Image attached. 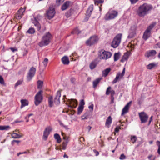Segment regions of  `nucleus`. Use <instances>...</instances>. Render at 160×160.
I'll return each mask as SVG.
<instances>
[{"label": "nucleus", "instance_id": "obj_1", "mask_svg": "<svg viewBox=\"0 0 160 160\" xmlns=\"http://www.w3.org/2000/svg\"><path fill=\"white\" fill-rule=\"evenodd\" d=\"M152 6L146 3L140 5L137 11V15L140 17H143L152 9Z\"/></svg>", "mask_w": 160, "mask_h": 160}, {"label": "nucleus", "instance_id": "obj_2", "mask_svg": "<svg viewBox=\"0 0 160 160\" xmlns=\"http://www.w3.org/2000/svg\"><path fill=\"white\" fill-rule=\"evenodd\" d=\"M155 25V23L150 24L145 30L142 36L143 38L146 41L151 36V30Z\"/></svg>", "mask_w": 160, "mask_h": 160}, {"label": "nucleus", "instance_id": "obj_3", "mask_svg": "<svg viewBox=\"0 0 160 160\" xmlns=\"http://www.w3.org/2000/svg\"><path fill=\"white\" fill-rule=\"evenodd\" d=\"M122 38V34H118L114 38L112 43L111 46L112 47L115 48H117L121 42Z\"/></svg>", "mask_w": 160, "mask_h": 160}, {"label": "nucleus", "instance_id": "obj_4", "mask_svg": "<svg viewBox=\"0 0 160 160\" xmlns=\"http://www.w3.org/2000/svg\"><path fill=\"white\" fill-rule=\"evenodd\" d=\"M50 33L49 32L47 33L46 35L43 37L42 39L38 43V45L40 47L46 46L50 42Z\"/></svg>", "mask_w": 160, "mask_h": 160}, {"label": "nucleus", "instance_id": "obj_5", "mask_svg": "<svg viewBox=\"0 0 160 160\" xmlns=\"http://www.w3.org/2000/svg\"><path fill=\"white\" fill-rule=\"evenodd\" d=\"M118 15V12L113 10H110L105 15L104 19L106 20L112 19L115 18Z\"/></svg>", "mask_w": 160, "mask_h": 160}, {"label": "nucleus", "instance_id": "obj_6", "mask_svg": "<svg viewBox=\"0 0 160 160\" xmlns=\"http://www.w3.org/2000/svg\"><path fill=\"white\" fill-rule=\"evenodd\" d=\"M36 71V68L33 67L30 68L26 76L28 81H30L32 79L35 74Z\"/></svg>", "mask_w": 160, "mask_h": 160}, {"label": "nucleus", "instance_id": "obj_7", "mask_svg": "<svg viewBox=\"0 0 160 160\" xmlns=\"http://www.w3.org/2000/svg\"><path fill=\"white\" fill-rule=\"evenodd\" d=\"M42 90H40L35 96L34 103L36 106H38L40 104L43 99V97L42 94Z\"/></svg>", "mask_w": 160, "mask_h": 160}, {"label": "nucleus", "instance_id": "obj_8", "mask_svg": "<svg viewBox=\"0 0 160 160\" xmlns=\"http://www.w3.org/2000/svg\"><path fill=\"white\" fill-rule=\"evenodd\" d=\"M112 54L110 52L102 50L100 52V57L101 59L107 60L110 58Z\"/></svg>", "mask_w": 160, "mask_h": 160}, {"label": "nucleus", "instance_id": "obj_9", "mask_svg": "<svg viewBox=\"0 0 160 160\" xmlns=\"http://www.w3.org/2000/svg\"><path fill=\"white\" fill-rule=\"evenodd\" d=\"M61 96V92L58 91L57 92L56 95L54 99L52 101H51V107L55 105H57L60 103V98Z\"/></svg>", "mask_w": 160, "mask_h": 160}, {"label": "nucleus", "instance_id": "obj_10", "mask_svg": "<svg viewBox=\"0 0 160 160\" xmlns=\"http://www.w3.org/2000/svg\"><path fill=\"white\" fill-rule=\"evenodd\" d=\"M99 38L97 36H93L91 37L88 39L86 41V44L89 46L96 43L98 41Z\"/></svg>", "mask_w": 160, "mask_h": 160}, {"label": "nucleus", "instance_id": "obj_11", "mask_svg": "<svg viewBox=\"0 0 160 160\" xmlns=\"http://www.w3.org/2000/svg\"><path fill=\"white\" fill-rule=\"evenodd\" d=\"M137 27L136 25H134L132 26L129 31L128 38H131L135 37L136 34Z\"/></svg>", "mask_w": 160, "mask_h": 160}, {"label": "nucleus", "instance_id": "obj_12", "mask_svg": "<svg viewBox=\"0 0 160 160\" xmlns=\"http://www.w3.org/2000/svg\"><path fill=\"white\" fill-rule=\"evenodd\" d=\"M26 10V8H21L17 12L16 15V18L18 19H20L22 18L24 15L23 13Z\"/></svg>", "mask_w": 160, "mask_h": 160}, {"label": "nucleus", "instance_id": "obj_13", "mask_svg": "<svg viewBox=\"0 0 160 160\" xmlns=\"http://www.w3.org/2000/svg\"><path fill=\"white\" fill-rule=\"evenodd\" d=\"M125 73V68H124L122 71V73L120 72L118 73L115 79L113 81L112 83L114 84L116 83L118 81L121 79L124 75Z\"/></svg>", "mask_w": 160, "mask_h": 160}, {"label": "nucleus", "instance_id": "obj_14", "mask_svg": "<svg viewBox=\"0 0 160 160\" xmlns=\"http://www.w3.org/2000/svg\"><path fill=\"white\" fill-rule=\"evenodd\" d=\"M139 116L141 122L142 123L146 122L148 118V116L146 114L143 112L140 113H139Z\"/></svg>", "mask_w": 160, "mask_h": 160}, {"label": "nucleus", "instance_id": "obj_15", "mask_svg": "<svg viewBox=\"0 0 160 160\" xmlns=\"http://www.w3.org/2000/svg\"><path fill=\"white\" fill-rule=\"evenodd\" d=\"M68 102L69 104L68 107L71 108H75L78 105L77 101L75 99H69L68 101Z\"/></svg>", "mask_w": 160, "mask_h": 160}, {"label": "nucleus", "instance_id": "obj_16", "mask_svg": "<svg viewBox=\"0 0 160 160\" xmlns=\"http://www.w3.org/2000/svg\"><path fill=\"white\" fill-rule=\"evenodd\" d=\"M132 102L131 101L129 102L125 106V107L123 108L121 113V115L122 116L124 115L128 112Z\"/></svg>", "mask_w": 160, "mask_h": 160}, {"label": "nucleus", "instance_id": "obj_17", "mask_svg": "<svg viewBox=\"0 0 160 160\" xmlns=\"http://www.w3.org/2000/svg\"><path fill=\"white\" fill-rule=\"evenodd\" d=\"M50 132V128L49 127L46 128L44 130L43 136V139L46 140Z\"/></svg>", "mask_w": 160, "mask_h": 160}, {"label": "nucleus", "instance_id": "obj_18", "mask_svg": "<svg viewBox=\"0 0 160 160\" xmlns=\"http://www.w3.org/2000/svg\"><path fill=\"white\" fill-rule=\"evenodd\" d=\"M50 132V128L49 127L46 128L44 130L43 136V139L46 140Z\"/></svg>", "mask_w": 160, "mask_h": 160}, {"label": "nucleus", "instance_id": "obj_19", "mask_svg": "<svg viewBox=\"0 0 160 160\" xmlns=\"http://www.w3.org/2000/svg\"><path fill=\"white\" fill-rule=\"evenodd\" d=\"M72 3L71 2L67 1L65 2L62 6L61 9L62 11H64L67 9L69 7L71 6Z\"/></svg>", "mask_w": 160, "mask_h": 160}, {"label": "nucleus", "instance_id": "obj_20", "mask_svg": "<svg viewBox=\"0 0 160 160\" xmlns=\"http://www.w3.org/2000/svg\"><path fill=\"white\" fill-rule=\"evenodd\" d=\"M157 52L155 50H151L147 52L145 54V56L147 57H153L156 55Z\"/></svg>", "mask_w": 160, "mask_h": 160}, {"label": "nucleus", "instance_id": "obj_21", "mask_svg": "<svg viewBox=\"0 0 160 160\" xmlns=\"http://www.w3.org/2000/svg\"><path fill=\"white\" fill-rule=\"evenodd\" d=\"M158 66V63L152 62L151 63L146 66L148 69L151 70L152 69H155Z\"/></svg>", "mask_w": 160, "mask_h": 160}, {"label": "nucleus", "instance_id": "obj_22", "mask_svg": "<svg viewBox=\"0 0 160 160\" xmlns=\"http://www.w3.org/2000/svg\"><path fill=\"white\" fill-rule=\"evenodd\" d=\"M21 103L20 106L21 108H22L25 106H28L29 104L28 101L26 99H22L20 101Z\"/></svg>", "mask_w": 160, "mask_h": 160}, {"label": "nucleus", "instance_id": "obj_23", "mask_svg": "<svg viewBox=\"0 0 160 160\" xmlns=\"http://www.w3.org/2000/svg\"><path fill=\"white\" fill-rule=\"evenodd\" d=\"M130 55V53L129 52H127L125 53L123 56L121 60V62H123L126 60H127L129 58Z\"/></svg>", "mask_w": 160, "mask_h": 160}, {"label": "nucleus", "instance_id": "obj_24", "mask_svg": "<svg viewBox=\"0 0 160 160\" xmlns=\"http://www.w3.org/2000/svg\"><path fill=\"white\" fill-rule=\"evenodd\" d=\"M112 122V118L110 116H109L107 119L105 123V126L107 128L110 127V125Z\"/></svg>", "mask_w": 160, "mask_h": 160}, {"label": "nucleus", "instance_id": "obj_25", "mask_svg": "<svg viewBox=\"0 0 160 160\" xmlns=\"http://www.w3.org/2000/svg\"><path fill=\"white\" fill-rule=\"evenodd\" d=\"M62 63L65 65H68L69 63L68 58L67 56H64L62 58Z\"/></svg>", "mask_w": 160, "mask_h": 160}, {"label": "nucleus", "instance_id": "obj_26", "mask_svg": "<svg viewBox=\"0 0 160 160\" xmlns=\"http://www.w3.org/2000/svg\"><path fill=\"white\" fill-rule=\"evenodd\" d=\"M32 23L34 24L35 26L37 27L38 30H39L40 29V25L38 21L37 20L36 18H34V20L33 21Z\"/></svg>", "mask_w": 160, "mask_h": 160}, {"label": "nucleus", "instance_id": "obj_27", "mask_svg": "<svg viewBox=\"0 0 160 160\" xmlns=\"http://www.w3.org/2000/svg\"><path fill=\"white\" fill-rule=\"evenodd\" d=\"M45 18L46 20H50V7L46 11L45 14Z\"/></svg>", "mask_w": 160, "mask_h": 160}, {"label": "nucleus", "instance_id": "obj_28", "mask_svg": "<svg viewBox=\"0 0 160 160\" xmlns=\"http://www.w3.org/2000/svg\"><path fill=\"white\" fill-rule=\"evenodd\" d=\"M101 80V78H98L96 79L93 82V86L94 88H95L97 87L98 84L99 83V82Z\"/></svg>", "mask_w": 160, "mask_h": 160}, {"label": "nucleus", "instance_id": "obj_29", "mask_svg": "<svg viewBox=\"0 0 160 160\" xmlns=\"http://www.w3.org/2000/svg\"><path fill=\"white\" fill-rule=\"evenodd\" d=\"M111 71L110 68H108L102 71V76L104 77H106Z\"/></svg>", "mask_w": 160, "mask_h": 160}, {"label": "nucleus", "instance_id": "obj_30", "mask_svg": "<svg viewBox=\"0 0 160 160\" xmlns=\"http://www.w3.org/2000/svg\"><path fill=\"white\" fill-rule=\"evenodd\" d=\"M93 5H91L89 6L87 10V14H88V15L89 16H90L92 12V11L93 10Z\"/></svg>", "mask_w": 160, "mask_h": 160}, {"label": "nucleus", "instance_id": "obj_31", "mask_svg": "<svg viewBox=\"0 0 160 160\" xmlns=\"http://www.w3.org/2000/svg\"><path fill=\"white\" fill-rule=\"evenodd\" d=\"M43 82L40 80H38L37 82V86L38 89H41L42 87Z\"/></svg>", "mask_w": 160, "mask_h": 160}, {"label": "nucleus", "instance_id": "obj_32", "mask_svg": "<svg viewBox=\"0 0 160 160\" xmlns=\"http://www.w3.org/2000/svg\"><path fill=\"white\" fill-rule=\"evenodd\" d=\"M54 137L55 139L57 140V142L58 143H59L61 142V139L60 135L58 134L57 133L54 134Z\"/></svg>", "mask_w": 160, "mask_h": 160}, {"label": "nucleus", "instance_id": "obj_33", "mask_svg": "<svg viewBox=\"0 0 160 160\" xmlns=\"http://www.w3.org/2000/svg\"><path fill=\"white\" fill-rule=\"evenodd\" d=\"M10 128L9 126H0V130H7Z\"/></svg>", "mask_w": 160, "mask_h": 160}, {"label": "nucleus", "instance_id": "obj_34", "mask_svg": "<svg viewBox=\"0 0 160 160\" xmlns=\"http://www.w3.org/2000/svg\"><path fill=\"white\" fill-rule=\"evenodd\" d=\"M12 137L14 138H19L22 137L21 135L16 133H13L11 135Z\"/></svg>", "mask_w": 160, "mask_h": 160}, {"label": "nucleus", "instance_id": "obj_35", "mask_svg": "<svg viewBox=\"0 0 160 160\" xmlns=\"http://www.w3.org/2000/svg\"><path fill=\"white\" fill-rule=\"evenodd\" d=\"M62 133V136H63V139L64 140V141L63 142V143L66 144H68L69 141L68 137H66L64 136H63L64 133Z\"/></svg>", "mask_w": 160, "mask_h": 160}, {"label": "nucleus", "instance_id": "obj_36", "mask_svg": "<svg viewBox=\"0 0 160 160\" xmlns=\"http://www.w3.org/2000/svg\"><path fill=\"white\" fill-rule=\"evenodd\" d=\"M97 65V64L95 62H92L90 64V68L91 69H93Z\"/></svg>", "mask_w": 160, "mask_h": 160}, {"label": "nucleus", "instance_id": "obj_37", "mask_svg": "<svg viewBox=\"0 0 160 160\" xmlns=\"http://www.w3.org/2000/svg\"><path fill=\"white\" fill-rule=\"evenodd\" d=\"M35 32V30L34 29L32 28H30L27 31V33L30 34H33Z\"/></svg>", "mask_w": 160, "mask_h": 160}, {"label": "nucleus", "instance_id": "obj_38", "mask_svg": "<svg viewBox=\"0 0 160 160\" xmlns=\"http://www.w3.org/2000/svg\"><path fill=\"white\" fill-rule=\"evenodd\" d=\"M84 107L79 106L78 108V114H80L83 110Z\"/></svg>", "mask_w": 160, "mask_h": 160}, {"label": "nucleus", "instance_id": "obj_39", "mask_svg": "<svg viewBox=\"0 0 160 160\" xmlns=\"http://www.w3.org/2000/svg\"><path fill=\"white\" fill-rule=\"evenodd\" d=\"M55 13L56 12H55L54 8H52V9L51 8V18L53 17Z\"/></svg>", "mask_w": 160, "mask_h": 160}, {"label": "nucleus", "instance_id": "obj_40", "mask_svg": "<svg viewBox=\"0 0 160 160\" xmlns=\"http://www.w3.org/2000/svg\"><path fill=\"white\" fill-rule=\"evenodd\" d=\"M120 56L119 53H115L114 55V61H116L119 58Z\"/></svg>", "mask_w": 160, "mask_h": 160}, {"label": "nucleus", "instance_id": "obj_41", "mask_svg": "<svg viewBox=\"0 0 160 160\" xmlns=\"http://www.w3.org/2000/svg\"><path fill=\"white\" fill-rule=\"evenodd\" d=\"M157 144L158 147V154L160 155V142L158 141H157Z\"/></svg>", "mask_w": 160, "mask_h": 160}, {"label": "nucleus", "instance_id": "obj_42", "mask_svg": "<svg viewBox=\"0 0 160 160\" xmlns=\"http://www.w3.org/2000/svg\"><path fill=\"white\" fill-rule=\"evenodd\" d=\"M137 140V137L135 136H132L131 138V141L132 143H134Z\"/></svg>", "mask_w": 160, "mask_h": 160}, {"label": "nucleus", "instance_id": "obj_43", "mask_svg": "<svg viewBox=\"0 0 160 160\" xmlns=\"http://www.w3.org/2000/svg\"><path fill=\"white\" fill-rule=\"evenodd\" d=\"M111 88V87H109L107 89L106 94L107 95H109L110 93V91Z\"/></svg>", "mask_w": 160, "mask_h": 160}, {"label": "nucleus", "instance_id": "obj_44", "mask_svg": "<svg viewBox=\"0 0 160 160\" xmlns=\"http://www.w3.org/2000/svg\"><path fill=\"white\" fill-rule=\"evenodd\" d=\"M22 81H23L22 80H18L17 82L15 84V87H17L18 85H20V84H21L22 82Z\"/></svg>", "mask_w": 160, "mask_h": 160}, {"label": "nucleus", "instance_id": "obj_45", "mask_svg": "<svg viewBox=\"0 0 160 160\" xmlns=\"http://www.w3.org/2000/svg\"><path fill=\"white\" fill-rule=\"evenodd\" d=\"M103 2V1L102 0H95L94 3L95 4H98L99 3H102Z\"/></svg>", "mask_w": 160, "mask_h": 160}, {"label": "nucleus", "instance_id": "obj_46", "mask_svg": "<svg viewBox=\"0 0 160 160\" xmlns=\"http://www.w3.org/2000/svg\"><path fill=\"white\" fill-rule=\"evenodd\" d=\"M48 62V59L47 58H46L44 59L43 61V63L44 67H46L47 66Z\"/></svg>", "mask_w": 160, "mask_h": 160}, {"label": "nucleus", "instance_id": "obj_47", "mask_svg": "<svg viewBox=\"0 0 160 160\" xmlns=\"http://www.w3.org/2000/svg\"><path fill=\"white\" fill-rule=\"evenodd\" d=\"M85 103L84 100L83 99L81 100L80 101L79 106L84 107L83 106L84 105Z\"/></svg>", "mask_w": 160, "mask_h": 160}, {"label": "nucleus", "instance_id": "obj_48", "mask_svg": "<svg viewBox=\"0 0 160 160\" xmlns=\"http://www.w3.org/2000/svg\"><path fill=\"white\" fill-rule=\"evenodd\" d=\"M64 0H57L56 3L57 5H59L61 3H62Z\"/></svg>", "mask_w": 160, "mask_h": 160}, {"label": "nucleus", "instance_id": "obj_49", "mask_svg": "<svg viewBox=\"0 0 160 160\" xmlns=\"http://www.w3.org/2000/svg\"><path fill=\"white\" fill-rule=\"evenodd\" d=\"M126 156L123 154H121L119 158V159L121 160H123L126 159Z\"/></svg>", "mask_w": 160, "mask_h": 160}, {"label": "nucleus", "instance_id": "obj_50", "mask_svg": "<svg viewBox=\"0 0 160 160\" xmlns=\"http://www.w3.org/2000/svg\"><path fill=\"white\" fill-rule=\"evenodd\" d=\"M148 158L150 160H154L155 157L154 156L151 155L148 157Z\"/></svg>", "mask_w": 160, "mask_h": 160}, {"label": "nucleus", "instance_id": "obj_51", "mask_svg": "<svg viewBox=\"0 0 160 160\" xmlns=\"http://www.w3.org/2000/svg\"><path fill=\"white\" fill-rule=\"evenodd\" d=\"M154 48H160V42L156 44L154 46Z\"/></svg>", "mask_w": 160, "mask_h": 160}, {"label": "nucleus", "instance_id": "obj_52", "mask_svg": "<svg viewBox=\"0 0 160 160\" xmlns=\"http://www.w3.org/2000/svg\"><path fill=\"white\" fill-rule=\"evenodd\" d=\"M0 83L3 84L4 83V80L2 77L0 75Z\"/></svg>", "mask_w": 160, "mask_h": 160}, {"label": "nucleus", "instance_id": "obj_53", "mask_svg": "<svg viewBox=\"0 0 160 160\" xmlns=\"http://www.w3.org/2000/svg\"><path fill=\"white\" fill-rule=\"evenodd\" d=\"M93 104H91L89 106L88 108L90 109H91L92 111L93 109Z\"/></svg>", "mask_w": 160, "mask_h": 160}, {"label": "nucleus", "instance_id": "obj_54", "mask_svg": "<svg viewBox=\"0 0 160 160\" xmlns=\"http://www.w3.org/2000/svg\"><path fill=\"white\" fill-rule=\"evenodd\" d=\"M59 122L60 124L62 126L64 127L65 129H68V126L64 125H63V124L61 121H59Z\"/></svg>", "mask_w": 160, "mask_h": 160}, {"label": "nucleus", "instance_id": "obj_55", "mask_svg": "<svg viewBox=\"0 0 160 160\" xmlns=\"http://www.w3.org/2000/svg\"><path fill=\"white\" fill-rule=\"evenodd\" d=\"M67 145V144H66L63 143L62 145V149L63 150L65 149L66 148Z\"/></svg>", "mask_w": 160, "mask_h": 160}, {"label": "nucleus", "instance_id": "obj_56", "mask_svg": "<svg viewBox=\"0 0 160 160\" xmlns=\"http://www.w3.org/2000/svg\"><path fill=\"white\" fill-rule=\"evenodd\" d=\"M131 4H134L137 2L139 0H130Z\"/></svg>", "mask_w": 160, "mask_h": 160}, {"label": "nucleus", "instance_id": "obj_57", "mask_svg": "<svg viewBox=\"0 0 160 160\" xmlns=\"http://www.w3.org/2000/svg\"><path fill=\"white\" fill-rule=\"evenodd\" d=\"M15 142H16L18 144L20 142V141L19 140H13L12 142V144H14V143Z\"/></svg>", "mask_w": 160, "mask_h": 160}, {"label": "nucleus", "instance_id": "obj_58", "mask_svg": "<svg viewBox=\"0 0 160 160\" xmlns=\"http://www.w3.org/2000/svg\"><path fill=\"white\" fill-rule=\"evenodd\" d=\"M120 128H121L120 127H117L115 128V131L116 132H118L119 129H120Z\"/></svg>", "mask_w": 160, "mask_h": 160}, {"label": "nucleus", "instance_id": "obj_59", "mask_svg": "<svg viewBox=\"0 0 160 160\" xmlns=\"http://www.w3.org/2000/svg\"><path fill=\"white\" fill-rule=\"evenodd\" d=\"M110 93L111 94L112 97H113V96L115 94V92L113 90H111L110 91Z\"/></svg>", "mask_w": 160, "mask_h": 160}, {"label": "nucleus", "instance_id": "obj_60", "mask_svg": "<svg viewBox=\"0 0 160 160\" xmlns=\"http://www.w3.org/2000/svg\"><path fill=\"white\" fill-rule=\"evenodd\" d=\"M28 53V51L26 50H25L23 52V56H25L27 55Z\"/></svg>", "mask_w": 160, "mask_h": 160}, {"label": "nucleus", "instance_id": "obj_61", "mask_svg": "<svg viewBox=\"0 0 160 160\" xmlns=\"http://www.w3.org/2000/svg\"><path fill=\"white\" fill-rule=\"evenodd\" d=\"M93 151L94 152V153L96 154V156H97L99 155V152L98 151H96V150H95V149L93 150Z\"/></svg>", "mask_w": 160, "mask_h": 160}, {"label": "nucleus", "instance_id": "obj_62", "mask_svg": "<svg viewBox=\"0 0 160 160\" xmlns=\"http://www.w3.org/2000/svg\"><path fill=\"white\" fill-rule=\"evenodd\" d=\"M10 49L13 52H14L15 51H17V49L13 48H10Z\"/></svg>", "mask_w": 160, "mask_h": 160}, {"label": "nucleus", "instance_id": "obj_63", "mask_svg": "<svg viewBox=\"0 0 160 160\" xmlns=\"http://www.w3.org/2000/svg\"><path fill=\"white\" fill-rule=\"evenodd\" d=\"M30 152L28 150H27L26 151L22 152V153L23 154H26L27 153H29Z\"/></svg>", "mask_w": 160, "mask_h": 160}, {"label": "nucleus", "instance_id": "obj_64", "mask_svg": "<svg viewBox=\"0 0 160 160\" xmlns=\"http://www.w3.org/2000/svg\"><path fill=\"white\" fill-rule=\"evenodd\" d=\"M87 119V117L84 116H82L81 117V119L82 120H84Z\"/></svg>", "mask_w": 160, "mask_h": 160}]
</instances>
